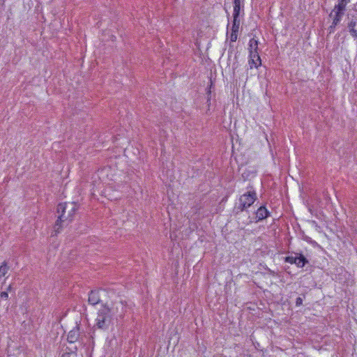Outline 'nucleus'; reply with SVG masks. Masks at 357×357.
Masks as SVG:
<instances>
[{"instance_id": "obj_1", "label": "nucleus", "mask_w": 357, "mask_h": 357, "mask_svg": "<svg viewBox=\"0 0 357 357\" xmlns=\"http://www.w3.org/2000/svg\"><path fill=\"white\" fill-rule=\"evenodd\" d=\"M77 206L73 202L61 203L57 206V212L59 213L58 219L54 225V229L55 234L59 232L61 228V224H69L74 219Z\"/></svg>"}, {"instance_id": "obj_2", "label": "nucleus", "mask_w": 357, "mask_h": 357, "mask_svg": "<svg viewBox=\"0 0 357 357\" xmlns=\"http://www.w3.org/2000/svg\"><path fill=\"white\" fill-rule=\"evenodd\" d=\"M246 190L247 191L242 194L238 199V203L236 208L240 211L247 210L257 199L256 190L252 185H249L246 188Z\"/></svg>"}, {"instance_id": "obj_3", "label": "nucleus", "mask_w": 357, "mask_h": 357, "mask_svg": "<svg viewBox=\"0 0 357 357\" xmlns=\"http://www.w3.org/2000/svg\"><path fill=\"white\" fill-rule=\"evenodd\" d=\"M112 315L111 309L104 306L98 312L96 318V326L100 329H107L112 323Z\"/></svg>"}, {"instance_id": "obj_4", "label": "nucleus", "mask_w": 357, "mask_h": 357, "mask_svg": "<svg viewBox=\"0 0 357 357\" xmlns=\"http://www.w3.org/2000/svg\"><path fill=\"white\" fill-rule=\"evenodd\" d=\"M345 10V9L340 8V6H334L333 9L329 14V17L333 19L334 25H338L340 23Z\"/></svg>"}, {"instance_id": "obj_5", "label": "nucleus", "mask_w": 357, "mask_h": 357, "mask_svg": "<svg viewBox=\"0 0 357 357\" xmlns=\"http://www.w3.org/2000/svg\"><path fill=\"white\" fill-rule=\"evenodd\" d=\"M233 17L238 18L240 15H243L244 14L245 0H233Z\"/></svg>"}, {"instance_id": "obj_6", "label": "nucleus", "mask_w": 357, "mask_h": 357, "mask_svg": "<svg viewBox=\"0 0 357 357\" xmlns=\"http://www.w3.org/2000/svg\"><path fill=\"white\" fill-rule=\"evenodd\" d=\"M258 44L259 42L255 38H251L249 41L248 44V50H249V54L252 55V57L256 58L257 54H259L258 52Z\"/></svg>"}, {"instance_id": "obj_7", "label": "nucleus", "mask_w": 357, "mask_h": 357, "mask_svg": "<svg viewBox=\"0 0 357 357\" xmlns=\"http://www.w3.org/2000/svg\"><path fill=\"white\" fill-rule=\"evenodd\" d=\"M269 215V212L265 206H260L255 213L256 222H259L266 218Z\"/></svg>"}, {"instance_id": "obj_8", "label": "nucleus", "mask_w": 357, "mask_h": 357, "mask_svg": "<svg viewBox=\"0 0 357 357\" xmlns=\"http://www.w3.org/2000/svg\"><path fill=\"white\" fill-rule=\"evenodd\" d=\"M88 301L89 304L96 305L100 302V298L99 291L96 290H92L89 294Z\"/></svg>"}, {"instance_id": "obj_9", "label": "nucleus", "mask_w": 357, "mask_h": 357, "mask_svg": "<svg viewBox=\"0 0 357 357\" xmlns=\"http://www.w3.org/2000/svg\"><path fill=\"white\" fill-rule=\"evenodd\" d=\"M79 336V329L78 327H75L68 334L67 340L70 343L75 342Z\"/></svg>"}, {"instance_id": "obj_10", "label": "nucleus", "mask_w": 357, "mask_h": 357, "mask_svg": "<svg viewBox=\"0 0 357 357\" xmlns=\"http://www.w3.org/2000/svg\"><path fill=\"white\" fill-rule=\"evenodd\" d=\"M356 21L354 19H352L347 25V27L349 29V31L352 36V37L354 38V40H357V30L355 29V26H356Z\"/></svg>"}, {"instance_id": "obj_11", "label": "nucleus", "mask_w": 357, "mask_h": 357, "mask_svg": "<svg viewBox=\"0 0 357 357\" xmlns=\"http://www.w3.org/2000/svg\"><path fill=\"white\" fill-rule=\"evenodd\" d=\"M256 58L252 57V55L249 54V64L250 68H257L261 65V59L259 54H257Z\"/></svg>"}, {"instance_id": "obj_12", "label": "nucleus", "mask_w": 357, "mask_h": 357, "mask_svg": "<svg viewBox=\"0 0 357 357\" xmlns=\"http://www.w3.org/2000/svg\"><path fill=\"white\" fill-rule=\"evenodd\" d=\"M308 263L307 259L302 255L298 254L296 257V263L295 264L298 268H303Z\"/></svg>"}, {"instance_id": "obj_13", "label": "nucleus", "mask_w": 357, "mask_h": 357, "mask_svg": "<svg viewBox=\"0 0 357 357\" xmlns=\"http://www.w3.org/2000/svg\"><path fill=\"white\" fill-rule=\"evenodd\" d=\"M240 26V20L237 17L234 18L232 26H231V31L238 33L239 30Z\"/></svg>"}, {"instance_id": "obj_14", "label": "nucleus", "mask_w": 357, "mask_h": 357, "mask_svg": "<svg viewBox=\"0 0 357 357\" xmlns=\"http://www.w3.org/2000/svg\"><path fill=\"white\" fill-rule=\"evenodd\" d=\"M8 266H7L6 262H3L0 266V279L6 275V274L8 273Z\"/></svg>"}, {"instance_id": "obj_15", "label": "nucleus", "mask_w": 357, "mask_h": 357, "mask_svg": "<svg viewBox=\"0 0 357 357\" xmlns=\"http://www.w3.org/2000/svg\"><path fill=\"white\" fill-rule=\"evenodd\" d=\"M350 0H338L337 4L335 6H340V8L345 9L347 5L349 3Z\"/></svg>"}, {"instance_id": "obj_16", "label": "nucleus", "mask_w": 357, "mask_h": 357, "mask_svg": "<svg viewBox=\"0 0 357 357\" xmlns=\"http://www.w3.org/2000/svg\"><path fill=\"white\" fill-rule=\"evenodd\" d=\"M298 254H296V256H288V257H285V261L289 263V264H295V263H296V257L298 256Z\"/></svg>"}, {"instance_id": "obj_17", "label": "nucleus", "mask_w": 357, "mask_h": 357, "mask_svg": "<svg viewBox=\"0 0 357 357\" xmlns=\"http://www.w3.org/2000/svg\"><path fill=\"white\" fill-rule=\"evenodd\" d=\"M237 38H238V33L231 31V33L229 36L230 42H232V43L236 42L237 40Z\"/></svg>"}, {"instance_id": "obj_18", "label": "nucleus", "mask_w": 357, "mask_h": 357, "mask_svg": "<svg viewBox=\"0 0 357 357\" xmlns=\"http://www.w3.org/2000/svg\"><path fill=\"white\" fill-rule=\"evenodd\" d=\"M303 304V299L301 297H298L296 299V306H300Z\"/></svg>"}, {"instance_id": "obj_19", "label": "nucleus", "mask_w": 357, "mask_h": 357, "mask_svg": "<svg viewBox=\"0 0 357 357\" xmlns=\"http://www.w3.org/2000/svg\"><path fill=\"white\" fill-rule=\"evenodd\" d=\"M337 25H334L333 24V22H332V24L331 25L329 26L328 28V30H329V33H333L334 31H335V28Z\"/></svg>"}, {"instance_id": "obj_20", "label": "nucleus", "mask_w": 357, "mask_h": 357, "mask_svg": "<svg viewBox=\"0 0 357 357\" xmlns=\"http://www.w3.org/2000/svg\"><path fill=\"white\" fill-rule=\"evenodd\" d=\"M0 296L1 298H7L8 295V293L6 291H2L0 294Z\"/></svg>"}, {"instance_id": "obj_21", "label": "nucleus", "mask_w": 357, "mask_h": 357, "mask_svg": "<svg viewBox=\"0 0 357 357\" xmlns=\"http://www.w3.org/2000/svg\"><path fill=\"white\" fill-rule=\"evenodd\" d=\"M62 357H71V354L69 353H65L62 355Z\"/></svg>"}]
</instances>
